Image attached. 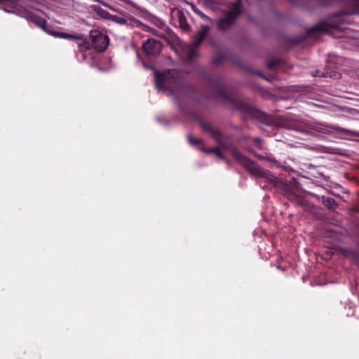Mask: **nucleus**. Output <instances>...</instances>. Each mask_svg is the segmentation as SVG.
<instances>
[{
    "instance_id": "1",
    "label": "nucleus",
    "mask_w": 359,
    "mask_h": 359,
    "mask_svg": "<svg viewBox=\"0 0 359 359\" xmlns=\"http://www.w3.org/2000/svg\"><path fill=\"white\" fill-rule=\"evenodd\" d=\"M202 127L204 130L209 131L211 133L212 137L218 143V146L215 148H202L201 151L207 154L213 153L218 158L224 160L226 163H229V161L225 159L224 156L221 154L222 149L228 150L231 152L235 160L241 163L250 174L255 177L258 178H263L269 182H273L275 180L276 177L271 174V172L263 169L255 162L250 161L249 158L243 156L233 146L229 144L226 140L219 133V132L212 128L210 124L203 123Z\"/></svg>"
},
{
    "instance_id": "2",
    "label": "nucleus",
    "mask_w": 359,
    "mask_h": 359,
    "mask_svg": "<svg viewBox=\"0 0 359 359\" xmlns=\"http://www.w3.org/2000/svg\"><path fill=\"white\" fill-rule=\"evenodd\" d=\"M241 13V4L236 2L223 13V15L217 20V29L220 31H226L235 23L236 18Z\"/></svg>"
},
{
    "instance_id": "3",
    "label": "nucleus",
    "mask_w": 359,
    "mask_h": 359,
    "mask_svg": "<svg viewBox=\"0 0 359 359\" xmlns=\"http://www.w3.org/2000/svg\"><path fill=\"white\" fill-rule=\"evenodd\" d=\"M209 27L202 26L201 29L195 34V36L193 38L191 46L186 53V59L187 60L190 61L194 59L198 55L196 48L205 38V36L209 32Z\"/></svg>"
},
{
    "instance_id": "4",
    "label": "nucleus",
    "mask_w": 359,
    "mask_h": 359,
    "mask_svg": "<svg viewBox=\"0 0 359 359\" xmlns=\"http://www.w3.org/2000/svg\"><path fill=\"white\" fill-rule=\"evenodd\" d=\"M51 34L61 39L76 40L77 41L79 51L81 52L88 50L90 48V42L83 34H70L63 32H52Z\"/></svg>"
},
{
    "instance_id": "5",
    "label": "nucleus",
    "mask_w": 359,
    "mask_h": 359,
    "mask_svg": "<svg viewBox=\"0 0 359 359\" xmlns=\"http://www.w3.org/2000/svg\"><path fill=\"white\" fill-rule=\"evenodd\" d=\"M0 6H5L4 11L8 13H18L22 11H28L31 6L25 3L24 0H0Z\"/></svg>"
},
{
    "instance_id": "6",
    "label": "nucleus",
    "mask_w": 359,
    "mask_h": 359,
    "mask_svg": "<svg viewBox=\"0 0 359 359\" xmlns=\"http://www.w3.org/2000/svg\"><path fill=\"white\" fill-rule=\"evenodd\" d=\"M177 75L175 70H168L163 74L155 72V86L158 90L166 89L170 83V80L174 79Z\"/></svg>"
},
{
    "instance_id": "7",
    "label": "nucleus",
    "mask_w": 359,
    "mask_h": 359,
    "mask_svg": "<svg viewBox=\"0 0 359 359\" xmlns=\"http://www.w3.org/2000/svg\"><path fill=\"white\" fill-rule=\"evenodd\" d=\"M92 39V46L99 51L104 50L109 45V38L107 35L97 30H92L90 33Z\"/></svg>"
},
{
    "instance_id": "8",
    "label": "nucleus",
    "mask_w": 359,
    "mask_h": 359,
    "mask_svg": "<svg viewBox=\"0 0 359 359\" xmlns=\"http://www.w3.org/2000/svg\"><path fill=\"white\" fill-rule=\"evenodd\" d=\"M161 43L159 41L149 39L143 43L142 48L147 55L156 56L161 50Z\"/></svg>"
},
{
    "instance_id": "9",
    "label": "nucleus",
    "mask_w": 359,
    "mask_h": 359,
    "mask_svg": "<svg viewBox=\"0 0 359 359\" xmlns=\"http://www.w3.org/2000/svg\"><path fill=\"white\" fill-rule=\"evenodd\" d=\"M108 18L118 25H133L139 22L133 18L125 17L124 15H109Z\"/></svg>"
},
{
    "instance_id": "10",
    "label": "nucleus",
    "mask_w": 359,
    "mask_h": 359,
    "mask_svg": "<svg viewBox=\"0 0 359 359\" xmlns=\"http://www.w3.org/2000/svg\"><path fill=\"white\" fill-rule=\"evenodd\" d=\"M345 13L348 15L359 13V0H351L349 8Z\"/></svg>"
},
{
    "instance_id": "11",
    "label": "nucleus",
    "mask_w": 359,
    "mask_h": 359,
    "mask_svg": "<svg viewBox=\"0 0 359 359\" xmlns=\"http://www.w3.org/2000/svg\"><path fill=\"white\" fill-rule=\"evenodd\" d=\"M178 19L180 28L184 32H188L189 30L190 27L189 25L187 23L184 15L182 13L179 14Z\"/></svg>"
},
{
    "instance_id": "12",
    "label": "nucleus",
    "mask_w": 359,
    "mask_h": 359,
    "mask_svg": "<svg viewBox=\"0 0 359 359\" xmlns=\"http://www.w3.org/2000/svg\"><path fill=\"white\" fill-rule=\"evenodd\" d=\"M191 7L192 11L196 14H197L198 15H199L200 17H201L203 19L210 20L209 18L207 15H205L203 13H202L196 6H194V4H191Z\"/></svg>"
},
{
    "instance_id": "13",
    "label": "nucleus",
    "mask_w": 359,
    "mask_h": 359,
    "mask_svg": "<svg viewBox=\"0 0 359 359\" xmlns=\"http://www.w3.org/2000/svg\"><path fill=\"white\" fill-rule=\"evenodd\" d=\"M324 203L329 208L334 209L336 207V203L332 198H327L324 201Z\"/></svg>"
},
{
    "instance_id": "14",
    "label": "nucleus",
    "mask_w": 359,
    "mask_h": 359,
    "mask_svg": "<svg viewBox=\"0 0 359 359\" xmlns=\"http://www.w3.org/2000/svg\"><path fill=\"white\" fill-rule=\"evenodd\" d=\"M189 142L192 145H197L201 143V140L194 137L191 135H189L188 137Z\"/></svg>"
},
{
    "instance_id": "15",
    "label": "nucleus",
    "mask_w": 359,
    "mask_h": 359,
    "mask_svg": "<svg viewBox=\"0 0 359 359\" xmlns=\"http://www.w3.org/2000/svg\"><path fill=\"white\" fill-rule=\"evenodd\" d=\"M36 23L42 29L48 32L46 29V22L45 20H40V21L37 22Z\"/></svg>"
},
{
    "instance_id": "16",
    "label": "nucleus",
    "mask_w": 359,
    "mask_h": 359,
    "mask_svg": "<svg viewBox=\"0 0 359 359\" xmlns=\"http://www.w3.org/2000/svg\"><path fill=\"white\" fill-rule=\"evenodd\" d=\"M266 160L273 163V167L278 168L280 166V163L275 159L266 158Z\"/></svg>"
},
{
    "instance_id": "17",
    "label": "nucleus",
    "mask_w": 359,
    "mask_h": 359,
    "mask_svg": "<svg viewBox=\"0 0 359 359\" xmlns=\"http://www.w3.org/2000/svg\"><path fill=\"white\" fill-rule=\"evenodd\" d=\"M322 76H332V74H329L328 73H325V74H321Z\"/></svg>"
},
{
    "instance_id": "18",
    "label": "nucleus",
    "mask_w": 359,
    "mask_h": 359,
    "mask_svg": "<svg viewBox=\"0 0 359 359\" xmlns=\"http://www.w3.org/2000/svg\"><path fill=\"white\" fill-rule=\"evenodd\" d=\"M313 29H314L315 30H320V31H321V29H320V28H319V27H315V28H313Z\"/></svg>"
},
{
    "instance_id": "19",
    "label": "nucleus",
    "mask_w": 359,
    "mask_h": 359,
    "mask_svg": "<svg viewBox=\"0 0 359 359\" xmlns=\"http://www.w3.org/2000/svg\"><path fill=\"white\" fill-rule=\"evenodd\" d=\"M318 74V72H316V73H314V74H313L314 76H316Z\"/></svg>"
}]
</instances>
